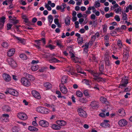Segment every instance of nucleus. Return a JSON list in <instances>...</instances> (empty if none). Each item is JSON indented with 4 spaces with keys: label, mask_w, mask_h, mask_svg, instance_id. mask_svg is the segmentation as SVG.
Segmentation results:
<instances>
[{
    "label": "nucleus",
    "mask_w": 132,
    "mask_h": 132,
    "mask_svg": "<svg viewBox=\"0 0 132 132\" xmlns=\"http://www.w3.org/2000/svg\"><path fill=\"white\" fill-rule=\"evenodd\" d=\"M36 111L42 114H46L50 112L49 110L45 107L39 106L36 109Z\"/></svg>",
    "instance_id": "obj_1"
},
{
    "label": "nucleus",
    "mask_w": 132,
    "mask_h": 132,
    "mask_svg": "<svg viewBox=\"0 0 132 132\" xmlns=\"http://www.w3.org/2000/svg\"><path fill=\"white\" fill-rule=\"evenodd\" d=\"M42 41V42L44 45L45 44L46 42L45 38H43L40 39L35 41V42L36 44H35L34 46L38 50H40L41 49V47L40 46L41 45V42Z\"/></svg>",
    "instance_id": "obj_2"
},
{
    "label": "nucleus",
    "mask_w": 132,
    "mask_h": 132,
    "mask_svg": "<svg viewBox=\"0 0 132 132\" xmlns=\"http://www.w3.org/2000/svg\"><path fill=\"white\" fill-rule=\"evenodd\" d=\"M21 82L23 85L26 87H28L30 85V82L25 77L21 78Z\"/></svg>",
    "instance_id": "obj_3"
},
{
    "label": "nucleus",
    "mask_w": 132,
    "mask_h": 132,
    "mask_svg": "<svg viewBox=\"0 0 132 132\" xmlns=\"http://www.w3.org/2000/svg\"><path fill=\"white\" fill-rule=\"evenodd\" d=\"M79 115L81 117L86 118L87 115L86 112L81 108H79L77 110Z\"/></svg>",
    "instance_id": "obj_4"
},
{
    "label": "nucleus",
    "mask_w": 132,
    "mask_h": 132,
    "mask_svg": "<svg viewBox=\"0 0 132 132\" xmlns=\"http://www.w3.org/2000/svg\"><path fill=\"white\" fill-rule=\"evenodd\" d=\"M7 61L9 64L13 68L16 67L17 63L15 61L12 59L10 58L7 59Z\"/></svg>",
    "instance_id": "obj_5"
},
{
    "label": "nucleus",
    "mask_w": 132,
    "mask_h": 132,
    "mask_svg": "<svg viewBox=\"0 0 132 132\" xmlns=\"http://www.w3.org/2000/svg\"><path fill=\"white\" fill-rule=\"evenodd\" d=\"M66 70L69 75H76V73L73 72V68L71 67L68 66L66 68Z\"/></svg>",
    "instance_id": "obj_6"
},
{
    "label": "nucleus",
    "mask_w": 132,
    "mask_h": 132,
    "mask_svg": "<svg viewBox=\"0 0 132 132\" xmlns=\"http://www.w3.org/2000/svg\"><path fill=\"white\" fill-rule=\"evenodd\" d=\"M17 116L20 119L23 120H25L27 119V115L24 113H19L17 114Z\"/></svg>",
    "instance_id": "obj_7"
},
{
    "label": "nucleus",
    "mask_w": 132,
    "mask_h": 132,
    "mask_svg": "<svg viewBox=\"0 0 132 132\" xmlns=\"http://www.w3.org/2000/svg\"><path fill=\"white\" fill-rule=\"evenodd\" d=\"M128 83V80L127 79H122L121 81V84L119 85V87L122 88V87H125L126 86Z\"/></svg>",
    "instance_id": "obj_8"
},
{
    "label": "nucleus",
    "mask_w": 132,
    "mask_h": 132,
    "mask_svg": "<svg viewBox=\"0 0 132 132\" xmlns=\"http://www.w3.org/2000/svg\"><path fill=\"white\" fill-rule=\"evenodd\" d=\"M60 89L62 93L64 94H66L68 92L67 88L63 85L60 84L59 85Z\"/></svg>",
    "instance_id": "obj_9"
},
{
    "label": "nucleus",
    "mask_w": 132,
    "mask_h": 132,
    "mask_svg": "<svg viewBox=\"0 0 132 132\" xmlns=\"http://www.w3.org/2000/svg\"><path fill=\"white\" fill-rule=\"evenodd\" d=\"M31 93L33 96L36 98L39 99L41 98V96L39 93L36 91L33 90Z\"/></svg>",
    "instance_id": "obj_10"
},
{
    "label": "nucleus",
    "mask_w": 132,
    "mask_h": 132,
    "mask_svg": "<svg viewBox=\"0 0 132 132\" xmlns=\"http://www.w3.org/2000/svg\"><path fill=\"white\" fill-rule=\"evenodd\" d=\"M8 92L9 94L14 96H17L18 95V93L17 91L12 88L9 89Z\"/></svg>",
    "instance_id": "obj_11"
},
{
    "label": "nucleus",
    "mask_w": 132,
    "mask_h": 132,
    "mask_svg": "<svg viewBox=\"0 0 132 132\" xmlns=\"http://www.w3.org/2000/svg\"><path fill=\"white\" fill-rule=\"evenodd\" d=\"M39 123L40 126L43 127H47L48 126V122L45 120H40Z\"/></svg>",
    "instance_id": "obj_12"
},
{
    "label": "nucleus",
    "mask_w": 132,
    "mask_h": 132,
    "mask_svg": "<svg viewBox=\"0 0 132 132\" xmlns=\"http://www.w3.org/2000/svg\"><path fill=\"white\" fill-rule=\"evenodd\" d=\"M118 123L120 126L123 127L127 124V122L125 119H122L119 120Z\"/></svg>",
    "instance_id": "obj_13"
},
{
    "label": "nucleus",
    "mask_w": 132,
    "mask_h": 132,
    "mask_svg": "<svg viewBox=\"0 0 132 132\" xmlns=\"http://www.w3.org/2000/svg\"><path fill=\"white\" fill-rule=\"evenodd\" d=\"M75 36L78 37L77 39L78 43L79 44H82L83 42V40L82 37H80V35L78 33H76L75 34Z\"/></svg>",
    "instance_id": "obj_14"
},
{
    "label": "nucleus",
    "mask_w": 132,
    "mask_h": 132,
    "mask_svg": "<svg viewBox=\"0 0 132 132\" xmlns=\"http://www.w3.org/2000/svg\"><path fill=\"white\" fill-rule=\"evenodd\" d=\"M3 78L6 81H9L11 80V76L7 74L4 73L3 75Z\"/></svg>",
    "instance_id": "obj_15"
},
{
    "label": "nucleus",
    "mask_w": 132,
    "mask_h": 132,
    "mask_svg": "<svg viewBox=\"0 0 132 132\" xmlns=\"http://www.w3.org/2000/svg\"><path fill=\"white\" fill-rule=\"evenodd\" d=\"M24 75L26 77L31 81H33L35 80V79L34 77L31 75L28 74L26 73H24Z\"/></svg>",
    "instance_id": "obj_16"
},
{
    "label": "nucleus",
    "mask_w": 132,
    "mask_h": 132,
    "mask_svg": "<svg viewBox=\"0 0 132 132\" xmlns=\"http://www.w3.org/2000/svg\"><path fill=\"white\" fill-rule=\"evenodd\" d=\"M68 79V77L67 76H63L61 79V83L60 84L64 85L66 84L67 82Z\"/></svg>",
    "instance_id": "obj_17"
},
{
    "label": "nucleus",
    "mask_w": 132,
    "mask_h": 132,
    "mask_svg": "<svg viewBox=\"0 0 132 132\" xmlns=\"http://www.w3.org/2000/svg\"><path fill=\"white\" fill-rule=\"evenodd\" d=\"M98 105V102L95 101L92 102L90 105V106L93 109H95L96 108H97Z\"/></svg>",
    "instance_id": "obj_18"
},
{
    "label": "nucleus",
    "mask_w": 132,
    "mask_h": 132,
    "mask_svg": "<svg viewBox=\"0 0 132 132\" xmlns=\"http://www.w3.org/2000/svg\"><path fill=\"white\" fill-rule=\"evenodd\" d=\"M56 123L59 126H65L66 124V122L62 120H57L56 121Z\"/></svg>",
    "instance_id": "obj_19"
},
{
    "label": "nucleus",
    "mask_w": 132,
    "mask_h": 132,
    "mask_svg": "<svg viewBox=\"0 0 132 132\" xmlns=\"http://www.w3.org/2000/svg\"><path fill=\"white\" fill-rule=\"evenodd\" d=\"M109 122V121L108 120H104L103 122L100 124V126L104 128L109 127L110 125L108 123Z\"/></svg>",
    "instance_id": "obj_20"
},
{
    "label": "nucleus",
    "mask_w": 132,
    "mask_h": 132,
    "mask_svg": "<svg viewBox=\"0 0 132 132\" xmlns=\"http://www.w3.org/2000/svg\"><path fill=\"white\" fill-rule=\"evenodd\" d=\"M14 37L16 39L19 41L18 42L20 43L23 44H25L26 41L23 38L18 37L16 36H14Z\"/></svg>",
    "instance_id": "obj_21"
},
{
    "label": "nucleus",
    "mask_w": 132,
    "mask_h": 132,
    "mask_svg": "<svg viewBox=\"0 0 132 132\" xmlns=\"http://www.w3.org/2000/svg\"><path fill=\"white\" fill-rule=\"evenodd\" d=\"M15 50L14 49H11L8 52L7 54L8 56H11L13 55L15 53Z\"/></svg>",
    "instance_id": "obj_22"
},
{
    "label": "nucleus",
    "mask_w": 132,
    "mask_h": 132,
    "mask_svg": "<svg viewBox=\"0 0 132 132\" xmlns=\"http://www.w3.org/2000/svg\"><path fill=\"white\" fill-rule=\"evenodd\" d=\"M51 127L53 129L56 130H59L61 128L59 126L54 124L51 125Z\"/></svg>",
    "instance_id": "obj_23"
},
{
    "label": "nucleus",
    "mask_w": 132,
    "mask_h": 132,
    "mask_svg": "<svg viewBox=\"0 0 132 132\" xmlns=\"http://www.w3.org/2000/svg\"><path fill=\"white\" fill-rule=\"evenodd\" d=\"M28 129L31 131H37L38 129L35 127L32 126H29L28 127Z\"/></svg>",
    "instance_id": "obj_24"
},
{
    "label": "nucleus",
    "mask_w": 132,
    "mask_h": 132,
    "mask_svg": "<svg viewBox=\"0 0 132 132\" xmlns=\"http://www.w3.org/2000/svg\"><path fill=\"white\" fill-rule=\"evenodd\" d=\"M92 74L94 77V79H95L99 77L102 75L99 72L94 73L93 72Z\"/></svg>",
    "instance_id": "obj_25"
},
{
    "label": "nucleus",
    "mask_w": 132,
    "mask_h": 132,
    "mask_svg": "<svg viewBox=\"0 0 132 132\" xmlns=\"http://www.w3.org/2000/svg\"><path fill=\"white\" fill-rule=\"evenodd\" d=\"M44 86L47 89H50L52 86V84L49 82L45 83L44 84Z\"/></svg>",
    "instance_id": "obj_26"
},
{
    "label": "nucleus",
    "mask_w": 132,
    "mask_h": 132,
    "mask_svg": "<svg viewBox=\"0 0 132 132\" xmlns=\"http://www.w3.org/2000/svg\"><path fill=\"white\" fill-rule=\"evenodd\" d=\"M118 112L120 114L119 115L121 116H124L125 115V112L123 109L119 110Z\"/></svg>",
    "instance_id": "obj_27"
},
{
    "label": "nucleus",
    "mask_w": 132,
    "mask_h": 132,
    "mask_svg": "<svg viewBox=\"0 0 132 132\" xmlns=\"http://www.w3.org/2000/svg\"><path fill=\"white\" fill-rule=\"evenodd\" d=\"M127 15L126 13H123L122 12V19L123 20H125V22H127V20L128 19Z\"/></svg>",
    "instance_id": "obj_28"
},
{
    "label": "nucleus",
    "mask_w": 132,
    "mask_h": 132,
    "mask_svg": "<svg viewBox=\"0 0 132 132\" xmlns=\"http://www.w3.org/2000/svg\"><path fill=\"white\" fill-rule=\"evenodd\" d=\"M3 110L5 111L9 112L10 111V108L8 105H5L2 108Z\"/></svg>",
    "instance_id": "obj_29"
},
{
    "label": "nucleus",
    "mask_w": 132,
    "mask_h": 132,
    "mask_svg": "<svg viewBox=\"0 0 132 132\" xmlns=\"http://www.w3.org/2000/svg\"><path fill=\"white\" fill-rule=\"evenodd\" d=\"M51 62L59 63L60 61L55 57H52L50 60Z\"/></svg>",
    "instance_id": "obj_30"
},
{
    "label": "nucleus",
    "mask_w": 132,
    "mask_h": 132,
    "mask_svg": "<svg viewBox=\"0 0 132 132\" xmlns=\"http://www.w3.org/2000/svg\"><path fill=\"white\" fill-rule=\"evenodd\" d=\"M117 45L119 47V49L121 50L122 47H123V45L121 40H118V41Z\"/></svg>",
    "instance_id": "obj_31"
},
{
    "label": "nucleus",
    "mask_w": 132,
    "mask_h": 132,
    "mask_svg": "<svg viewBox=\"0 0 132 132\" xmlns=\"http://www.w3.org/2000/svg\"><path fill=\"white\" fill-rule=\"evenodd\" d=\"M100 100L102 103H108L106 98L103 97H101L100 98Z\"/></svg>",
    "instance_id": "obj_32"
},
{
    "label": "nucleus",
    "mask_w": 132,
    "mask_h": 132,
    "mask_svg": "<svg viewBox=\"0 0 132 132\" xmlns=\"http://www.w3.org/2000/svg\"><path fill=\"white\" fill-rule=\"evenodd\" d=\"M43 105L44 106H46L49 108H53L54 106V105L53 104H50L46 103H44L43 104Z\"/></svg>",
    "instance_id": "obj_33"
},
{
    "label": "nucleus",
    "mask_w": 132,
    "mask_h": 132,
    "mask_svg": "<svg viewBox=\"0 0 132 132\" xmlns=\"http://www.w3.org/2000/svg\"><path fill=\"white\" fill-rule=\"evenodd\" d=\"M31 69L32 71H36L38 69V66L37 65L34 64L31 66Z\"/></svg>",
    "instance_id": "obj_34"
},
{
    "label": "nucleus",
    "mask_w": 132,
    "mask_h": 132,
    "mask_svg": "<svg viewBox=\"0 0 132 132\" xmlns=\"http://www.w3.org/2000/svg\"><path fill=\"white\" fill-rule=\"evenodd\" d=\"M82 82L86 84V85H90L91 83V81L88 79H84L82 80Z\"/></svg>",
    "instance_id": "obj_35"
},
{
    "label": "nucleus",
    "mask_w": 132,
    "mask_h": 132,
    "mask_svg": "<svg viewBox=\"0 0 132 132\" xmlns=\"http://www.w3.org/2000/svg\"><path fill=\"white\" fill-rule=\"evenodd\" d=\"M88 44L87 43H86L84 45L85 47L84 48V52H85L86 53L87 52H88Z\"/></svg>",
    "instance_id": "obj_36"
},
{
    "label": "nucleus",
    "mask_w": 132,
    "mask_h": 132,
    "mask_svg": "<svg viewBox=\"0 0 132 132\" xmlns=\"http://www.w3.org/2000/svg\"><path fill=\"white\" fill-rule=\"evenodd\" d=\"M65 23L67 25H69L70 23V18L67 17L65 20Z\"/></svg>",
    "instance_id": "obj_37"
},
{
    "label": "nucleus",
    "mask_w": 132,
    "mask_h": 132,
    "mask_svg": "<svg viewBox=\"0 0 132 132\" xmlns=\"http://www.w3.org/2000/svg\"><path fill=\"white\" fill-rule=\"evenodd\" d=\"M76 95L79 97H81L82 96L83 94L80 91L78 90L76 92Z\"/></svg>",
    "instance_id": "obj_38"
},
{
    "label": "nucleus",
    "mask_w": 132,
    "mask_h": 132,
    "mask_svg": "<svg viewBox=\"0 0 132 132\" xmlns=\"http://www.w3.org/2000/svg\"><path fill=\"white\" fill-rule=\"evenodd\" d=\"M48 18L49 23L50 24H51L53 19L52 16L51 15H50L48 16Z\"/></svg>",
    "instance_id": "obj_39"
},
{
    "label": "nucleus",
    "mask_w": 132,
    "mask_h": 132,
    "mask_svg": "<svg viewBox=\"0 0 132 132\" xmlns=\"http://www.w3.org/2000/svg\"><path fill=\"white\" fill-rule=\"evenodd\" d=\"M61 10V12H63L64 11V9L66 7V5L65 4L63 3L60 6Z\"/></svg>",
    "instance_id": "obj_40"
},
{
    "label": "nucleus",
    "mask_w": 132,
    "mask_h": 132,
    "mask_svg": "<svg viewBox=\"0 0 132 132\" xmlns=\"http://www.w3.org/2000/svg\"><path fill=\"white\" fill-rule=\"evenodd\" d=\"M80 101L83 103H85L87 101V100L86 98L83 97L80 98L79 99Z\"/></svg>",
    "instance_id": "obj_41"
},
{
    "label": "nucleus",
    "mask_w": 132,
    "mask_h": 132,
    "mask_svg": "<svg viewBox=\"0 0 132 132\" xmlns=\"http://www.w3.org/2000/svg\"><path fill=\"white\" fill-rule=\"evenodd\" d=\"M121 11L122 9L120 6L119 7V8L115 9L114 10L116 13L117 14L121 13Z\"/></svg>",
    "instance_id": "obj_42"
},
{
    "label": "nucleus",
    "mask_w": 132,
    "mask_h": 132,
    "mask_svg": "<svg viewBox=\"0 0 132 132\" xmlns=\"http://www.w3.org/2000/svg\"><path fill=\"white\" fill-rule=\"evenodd\" d=\"M84 94L85 96H90L88 91V90H84Z\"/></svg>",
    "instance_id": "obj_43"
},
{
    "label": "nucleus",
    "mask_w": 132,
    "mask_h": 132,
    "mask_svg": "<svg viewBox=\"0 0 132 132\" xmlns=\"http://www.w3.org/2000/svg\"><path fill=\"white\" fill-rule=\"evenodd\" d=\"M20 57L23 60H26L27 59V57L26 55L23 54H21Z\"/></svg>",
    "instance_id": "obj_44"
},
{
    "label": "nucleus",
    "mask_w": 132,
    "mask_h": 132,
    "mask_svg": "<svg viewBox=\"0 0 132 132\" xmlns=\"http://www.w3.org/2000/svg\"><path fill=\"white\" fill-rule=\"evenodd\" d=\"M2 45L4 48H7L9 46V44L6 42H4L2 43Z\"/></svg>",
    "instance_id": "obj_45"
},
{
    "label": "nucleus",
    "mask_w": 132,
    "mask_h": 132,
    "mask_svg": "<svg viewBox=\"0 0 132 132\" xmlns=\"http://www.w3.org/2000/svg\"><path fill=\"white\" fill-rule=\"evenodd\" d=\"M114 15V13L112 12H111L109 14H106L105 15V16L106 18H108L112 16H113Z\"/></svg>",
    "instance_id": "obj_46"
},
{
    "label": "nucleus",
    "mask_w": 132,
    "mask_h": 132,
    "mask_svg": "<svg viewBox=\"0 0 132 132\" xmlns=\"http://www.w3.org/2000/svg\"><path fill=\"white\" fill-rule=\"evenodd\" d=\"M12 130L13 132H18L19 131V128L17 126H14L13 127Z\"/></svg>",
    "instance_id": "obj_47"
},
{
    "label": "nucleus",
    "mask_w": 132,
    "mask_h": 132,
    "mask_svg": "<svg viewBox=\"0 0 132 132\" xmlns=\"http://www.w3.org/2000/svg\"><path fill=\"white\" fill-rule=\"evenodd\" d=\"M110 35L109 34L106 35L104 37V40H105V41H109Z\"/></svg>",
    "instance_id": "obj_48"
},
{
    "label": "nucleus",
    "mask_w": 132,
    "mask_h": 132,
    "mask_svg": "<svg viewBox=\"0 0 132 132\" xmlns=\"http://www.w3.org/2000/svg\"><path fill=\"white\" fill-rule=\"evenodd\" d=\"M57 45L59 47H63V46L62 45L61 42L60 40H58L56 42Z\"/></svg>",
    "instance_id": "obj_49"
},
{
    "label": "nucleus",
    "mask_w": 132,
    "mask_h": 132,
    "mask_svg": "<svg viewBox=\"0 0 132 132\" xmlns=\"http://www.w3.org/2000/svg\"><path fill=\"white\" fill-rule=\"evenodd\" d=\"M5 19L6 18L5 17L2 16L0 19V23H2L4 24Z\"/></svg>",
    "instance_id": "obj_50"
},
{
    "label": "nucleus",
    "mask_w": 132,
    "mask_h": 132,
    "mask_svg": "<svg viewBox=\"0 0 132 132\" xmlns=\"http://www.w3.org/2000/svg\"><path fill=\"white\" fill-rule=\"evenodd\" d=\"M94 6L96 8L99 7L100 6V3L97 1H95Z\"/></svg>",
    "instance_id": "obj_51"
},
{
    "label": "nucleus",
    "mask_w": 132,
    "mask_h": 132,
    "mask_svg": "<svg viewBox=\"0 0 132 132\" xmlns=\"http://www.w3.org/2000/svg\"><path fill=\"white\" fill-rule=\"evenodd\" d=\"M46 47H48L49 48H50L51 50L54 49L55 48V46H54L52 45L51 44H50L48 46H47Z\"/></svg>",
    "instance_id": "obj_52"
},
{
    "label": "nucleus",
    "mask_w": 132,
    "mask_h": 132,
    "mask_svg": "<svg viewBox=\"0 0 132 132\" xmlns=\"http://www.w3.org/2000/svg\"><path fill=\"white\" fill-rule=\"evenodd\" d=\"M114 19L116 21L119 22L120 21V18L119 16L118 15H116L114 17Z\"/></svg>",
    "instance_id": "obj_53"
},
{
    "label": "nucleus",
    "mask_w": 132,
    "mask_h": 132,
    "mask_svg": "<svg viewBox=\"0 0 132 132\" xmlns=\"http://www.w3.org/2000/svg\"><path fill=\"white\" fill-rule=\"evenodd\" d=\"M103 66H102L101 67H99V70L100 72L99 73L102 75L103 74Z\"/></svg>",
    "instance_id": "obj_54"
},
{
    "label": "nucleus",
    "mask_w": 132,
    "mask_h": 132,
    "mask_svg": "<svg viewBox=\"0 0 132 132\" xmlns=\"http://www.w3.org/2000/svg\"><path fill=\"white\" fill-rule=\"evenodd\" d=\"M45 7L47 8V10L48 11H51L52 8L48 4H46L45 5Z\"/></svg>",
    "instance_id": "obj_55"
},
{
    "label": "nucleus",
    "mask_w": 132,
    "mask_h": 132,
    "mask_svg": "<svg viewBox=\"0 0 132 132\" xmlns=\"http://www.w3.org/2000/svg\"><path fill=\"white\" fill-rule=\"evenodd\" d=\"M131 89L130 87L128 86L125 89L124 92H130Z\"/></svg>",
    "instance_id": "obj_56"
},
{
    "label": "nucleus",
    "mask_w": 132,
    "mask_h": 132,
    "mask_svg": "<svg viewBox=\"0 0 132 132\" xmlns=\"http://www.w3.org/2000/svg\"><path fill=\"white\" fill-rule=\"evenodd\" d=\"M110 34L112 36H114L117 34V32L114 31H111Z\"/></svg>",
    "instance_id": "obj_57"
},
{
    "label": "nucleus",
    "mask_w": 132,
    "mask_h": 132,
    "mask_svg": "<svg viewBox=\"0 0 132 132\" xmlns=\"http://www.w3.org/2000/svg\"><path fill=\"white\" fill-rule=\"evenodd\" d=\"M72 59L73 60L75 63H77L78 62V58L77 57H75L74 58H72Z\"/></svg>",
    "instance_id": "obj_58"
},
{
    "label": "nucleus",
    "mask_w": 132,
    "mask_h": 132,
    "mask_svg": "<svg viewBox=\"0 0 132 132\" xmlns=\"http://www.w3.org/2000/svg\"><path fill=\"white\" fill-rule=\"evenodd\" d=\"M1 119H2V120H1L5 122H7L9 121L8 118H5V117H2V118Z\"/></svg>",
    "instance_id": "obj_59"
},
{
    "label": "nucleus",
    "mask_w": 132,
    "mask_h": 132,
    "mask_svg": "<svg viewBox=\"0 0 132 132\" xmlns=\"http://www.w3.org/2000/svg\"><path fill=\"white\" fill-rule=\"evenodd\" d=\"M12 26V24H7V30H9L10 29Z\"/></svg>",
    "instance_id": "obj_60"
},
{
    "label": "nucleus",
    "mask_w": 132,
    "mask_h": 132,
    "mask_svg": "<svg viewBox=\"0 0 132 132\" xmlns=\"http://www.w3.org/2000/svg\"><path fill=\"white\" fill-rule=\"evenodd\" d=\"M96 17V15L94 14H92L90 15V18L94 20L95 19Z\"/></svg>",
    "instance_id": "obj_61"
},
{
    "label": "nucleus",
    "mask_w": 132,
    "mask_h": 132,
    "mask_svg": "<svg viewBox=\"0 0 132 132\" xmlns=\"http://www.w3.org/2000/svg\"><path fill=\"white\" fill-rule=\"evenodd\" d=\"M68 3L73 5L75 4V2L73 0H70L68 2Z\"/></svg>",
    "instance_id": "obj_62"
},
{
    "label": "nucleus",
    "mask_w": 132,
    "mask_h": 132,
    "mask_svg": "<svg viewBox=\"0 0 132 132\" xmlns=\"http://www.w3.org/2000/svg\"><path fill=\"white\" fill-rule=\"evenodd\" d=\"M69 53L70 55L71 56V58H73L74 57H75L74 54H73V53L72 52H69Z\"/></svg>",
    "instance_id": "obj_63"
},
{
    "label": "nucleus",
    "mask_w": 132,
    "mask_h": 132,
    "mask_svg": "<svg viewBox=\"0 0 132 132\" xmlns=\"http://www.w3.org/2000/svg\"><path fill=\"white\" fill-rule=\"evenodd\" d=\"M5 95L3 94L0 93V98H4Z\"/></svg>",
    "instance_id": "obj_64"
}]
</instances>
